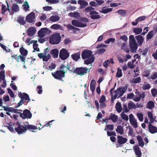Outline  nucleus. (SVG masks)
Returning <instances> with one entry per match:
<instances>
[{
	"mask_svg": "<svg viewBox=\"0 0 157 157\" xmlns=\"http://www.w3.org/2000/svg\"><path fill=\"white\" fill-rule=\"evenodd\" d=\"M24 10L25 11H27L29 10V6L28 4V3L27 2H25L24 3L23 6Z\"/></svg>",
	"mask_w": 157,
	"mask_h": 157,
	"instance_id": "603ef678",
	"label": "nucleus"
},
{
	"mask_svg": "<svg viewBox=\"0 0 157 157\" xmlns=\"http://www.w3.org/2000/svg\"><path fill=\"white\" fill-rule=\"evenodd\" d=\"M141 79L140 77H138L136 78H133L131 81V82L133 83H137L140 82Z\"/></svg>",
	"mask_w": 157,
	"mask_h": 157,
	"instance_id": "4c0bfd02",
	"label": "nucleus"
},
{
	"mask_svg": "<svg viewBox=\"0 0 157 157\" xmlns=\"http://www.w3.org/2000/svg\"><path fill=\"white\" fill-rule=\"evenodd\" d=\"M67 30L68 31H69L71 29H75L77 31L79 30V29L73 26L70 24H67Z\"/></svg>",
	"mask_w": 157,
	"mask_h": 157,
	"instance_id": "79ce46f5",
	"label": "nucleus"
},
{
	"mask_svg": "<svg viewBox=\"0 0 157 157\" xmlns=\"http://www.w3.org/2000/svg\"><path fill=\"white\" fill-rule=\"evenodd\" d=\"M25 102V101L24 100H23L22 99H21L20 101H19V102L18 103L17 106H15V108H17L19 107L21 105L23 104H24Z\"/></svg>",
	"mask_w": 157,
	"mask_h": 157,
	"instance_id": "bf43d9fd",
	"label": "nucleus"
},
{
	"mask_svg": "<svg viewBox=\"0 0 157 157\" xmlns=\"http://www.w3.org/2000/svg\"><path fill=\"white\" fill-rule=\"evenodd\" d=\"M114 92L115 94L114 95L113 100L115 99L119 94V91L117 89V90L114 91Z\"/></svg>",
	"mask_w": 157,
	"mask_h": 157,
	"instance_id": "69168bd1",
	"label": "nucleus"
},
{
	"mask_svg": "<svg viewBox=\"0 0 157 157\" xmlns=\"http://www.w3.org/2000/svg\"><path fill=\"white\" fill-rule=\"evenodd\" d=\"M76 8L75 6H70L67 8V11H74L75 10Z\"/></svg>",
	"mask_w": 157,
	"mask_h": 157,
	"instance_id": "680f3d73",
	"label": "nucleus"
},
{
	"mask_svg": "<svg viewBox=\"0 0 157 157\" xmlns=\"http://www.w3.org/2000/svg\"><path fill=\"white\" fill-rule=\"evenodd\" d=\"M69 56V53L66 49L63 48L60 51L59 57L62 60H66Z\"/></svg>",
	"mask_w": 157,
	"mask_h": 157,
	"instance_id": "0eeeda50",
	"label": "nucleus"
},
{
	"mask_svg": "<svg viewBox=\"0 0 157 157\" xmlns=\"http://www.w3.org/2000/svg\"><path fill=\"white\" fill-rule=\"evenodd\" d=\"M96 81L94 79H92L90 82V88L92 92H93L95 90Z\"/></svg>",
	"mask_w": 157,
	"mask_h": 157,
	"instance_id": "bb28decb",
	"label": "nucleus"
},
{
	"mask_svg": "<svg viewBox=\"0 0 157 157\" xmlns=\"http://www.w3.org/2000/svg\"><path fill=\"white\" fill-rule=\"evenodd\" d=\"M129 121L131 124L134 128H137L138 127V124L134 118L133 115L131 114L129 116Z\"/></svg>",
	"mask_w": 157,
	"mask_h": 157,
	"instance_id": "9b49d317",
	"label": "nucleus"
},
{
	"mask_svg": "<svg viewBox=\"0 0 157 157\" xmlns=\"http://www.w3.org/2000/svg\"><path fill=\"white\" fill-rule=\"evenodd\" d=\"M155 33L154 32V31L152 30L150 31L148 33H147V37L146 38V40H149V39H151L152 38L153 36L154 35Z\"/></svg>",
	"mask_w": 157,
	"mask_h": 157,
	"instance_id": "7c9ffc66",
	"label": "nucleus"
},
{
	"mask_svg": "<svg viewBox=\"0 0 157 157\" xmlns=\"http://www.w3.org/2000/svg\"><path fill=\"white\" fill-rule=\"evenodd\" d=\"M36 90L38 94H41L42 92V87L40 86H37Z\"/></svg>",
	"mask_w": 157,
	"mask_h": 157,
	"instance_id": "13d9d810",
	"label": "nucleus"
},
{
	"mask_svg": "<svg viewBox=\"0 0 157 157\" xmlns=\"http://www.w3.org/2000/svg\"><path fill=\"white\" fill-rule=\"evenodd\" d=\"M133 32L136 34H139L142 32V29L140 28H136L133 29Z\"/></svg>",
	"mask_w": 157,
	"mask_h": 157,
	"instance_id": "58836bf2",
	"label": "nucleus"
},
{
	"mask_svg": "<svg viewBox=\"0 0 157 157\" xmlns=\"http://www.w3.org/2000/svg\"><path fill=\"white\" fill-rule=\"evenodd\" d=\"M73 59L75 61H77L80 58V53L78 52L73 54L71 56Z\"/></svg>",
	"mask_w": 157,
	"mask_h": 157,
	"instance_id": "5701e85b",
	"label": "nucleus"
},
{
	"mask_svg": "<svg viewBox=\"0 0 157 157\" xmlns=\"http://www.w3.org/2000/svg\"><path fill=\"white\" fill-rule=\"evenodd\" d=\"M121 49L123 50L127 53H128L129 52V50L128 47L126 46V43L124 42L122 44L121 47Z\"/></svg>",
	"mask_w": 157,
	"mask_h": 157,
	"instance_id": "c85d7f7f",
	"label": "nucleus"
},
{
	"mask_svg": "<svg viewBox=\"0 0 157 157\" xmlns=\"http://www.w3.org/2000/svg\"><path fill=\"white\" fill-rule=\"evenodd\" d=\"M72 24L74 26L79 27H83L87 26L86 24L82 23L75 20H73L72 21Z\"/></svg>",
	"mask_w": 157,
	"mask_h": 157,
	"instance_id": "2eb2a0df",
	"label": "nucleus"
},
{
	"mask_svg": "<svg viewBox=\"0 0 157 157\" xmlns=\"http://www.w3.org/2000/svg\"><path fill=\"white\" fill-rule=\"evenodd\" d=\"M117 138L118 139V143L121 144L126 143L128 140L126 138L123 137L121 136H118Z\"/></svg>",
	"mask_w": 157,
	"mask_h": 157,
	"instance_id": "f3484780",
	"label": "nucleus"
},
{
	"mask_svg": "<svg viewBox=\"0 0 157 157\" xmlns=\"http://www.w3.org/2000/svg\"><path fill=\"white\" fill-rule=\"evenodd\" d=\"M6 3H7V6L8 7H6V5H4V4H2V14H4L5 12L7 10L9 11V12H10V10L9 8V6L8 4V2L7 1H6Z\"/></svg>",
	"mask_w": 157,
	"mask_h": 157,
	"instance_id": "a878e982",
	"label": "nucleus"
},
{
	"mask_svg": "<svg viewBox=\"0 0 157 157\" xmlns=\"http://www.w3.org/2000/svg\"><path fill=\"white\" fill-rule=\"evenodd\" d=\"M129 46L131 52L132 53H136L138 48L137 44L136 42L129 43Z\"/></svg>",
	"mask_w": 157,
	"mask_h": 157,
	"instance_id": "4468645a",
	"label": "nucleus"
},
{
	"mask_svg": "<svg viewBox=\"0 0 157 157\" xmlns=\"http://www.w3.org/2000/svg\"><path fill=\"white\" fill-rule=\"evenodd\" d=\"M137 116L139 120L140 121H142L143 120V115L142 113H137Z\"/></svg>",
	"mask_w": 157,
	"mask_h": 157,
	"instance_id": "864d4df0",
	"label": "nucleus"
},
{
	"mask_svg": "<svg viewBox=\"0 0 157 157\" xmlns=\"http://www.w3.org/2000/svg\"><path fill=\"white\" fill-rule=\"evenodd\" d=\"M115 38H110L106 40L105 41V42L106 44H109L111 42L112 43L114 42L115 41Z\"/></svg>",
	"mask_w": 157,
	"mask_h": 157,
	"instance_id": "8fccbe9b",
	"label": "nucleus"
},
{
	"mask_svg": "<svg viewBox=\"0 0 157 157\" xmlns=\"http://www.w3.org/2000/svg\"><path fill=\"white\" fill-rule=\"evenodd\" d=\"M135 154L137 157H141L142 153L140 149V148L138 145L135 146L133 148Z\"/></svg>",
	"mask_w": 157,
	"mask_h": 157,
	"instance_id": "dca6fc26",
	"label": "nucleus"
},
{
	"mask_svg": "<svg viewBox=\"0 0 157 157\" xmlns=\"http://www.w3.org/2000/svg\"><path fill=\"white\" fill-rule=\"evenodd\" d=\"M70 65L67 64L65 66L63 64H62L59 67V70L56 71L55 72L52 73V75L56 79L62 80L65 77V73L67 70H70Z\"/></svg>",
	"mask_w": 157,
	"mask_h": 157,
	"instance_id": "f257e3e1",
	"label": "nucleus"
},
{
	"mask_svg": "<svg viewBox=\"0 0 157 157\" xmlns=\"http://www.w3.org/2000/svg\"><path fill=\"white\" fill-rule=\"evenodd\" d=\"M120 39H122L123 40L126 42L128 40V38L126 36L124 35L121 36Z\"/></svg>",
	"mask_w": 157,
	"mask_h": 157,
	"instance_id": "338daca9",
	"label": "nucleus"
},
{
	"mask_svg": "<svg viewBox=\"0 0 157 157\" xmlns=\"http://www.w3.org/2000/svg\"><path fill=\"white\" fill-rule=\"evenodd\" d=\"M141 98V94H139L138 96H137L133 100L134 101L136 102L139 101L140 100Z\"/></svg>",
	"mask_w": 157,
	"mask_h": 157,
	"instance_id": "052dcab7",
	"label": "nucleus"
},
{
	"mask_svg": "<svg viewBox=\"0 0 157 157\" xmlns=\"http://www.w3.org/2000/svg\"><path fill=\"white\" fill-rule=\"evenodd\" d=\"M20 52L21 55L26 56L28 54V51L25 49L23 46H21L20 49Z\"/></svg>",
	"mask_w": 157,
	"mask_h": 157,
	"instance_id": "c756f323",
	"label": "nucleus"
},
{
	"mask_svg": "<svg viewBox=\"0 0 157 157\" xmlns=\"http://www.w3.org/2000/svg\"><path fill=\"white\" fill-rule=\"evenodd\" d=\"M17 126L15 128V130L19 134H23L25 133L27 129L35 130L37 129V126L31 124L25 125V126L21 125L18 123H16Z\"/></svg>",
	"mask_w": 157,
	"mask_h": 157,
	"instance_id": "7ed1b4c3",
	"label": "nucleus"
},
{
	"mask_svg": "<svg viewBox=\"0 0 157 157\" xmlns=\"http://www.w3.org/2000/svg\"><path fill=\"white\" fill-rule=\"evenodd\" d=\"M157 78V72H154L152 73V75L151 76L150 78L154 80Z\"/></svg>",
	"mask_w": 157,
	"mask_h": 157,
	"instance_id": "5fc2aeb1",
	"label": "nucleus"
},
{
	"mask_svg": "<svg viewBox=\"0 0 157 157\" xmlns=\"http://www.w3.org/2000/svg\"><path fill=\"white\" fill-rule=\"evenodd\" d=\"M50 31L47 28H42L38 32V35L40 37H44L47 33H49Z\"/></svg>",
	"mask_w": 157,
	"mask_h": 157,
	"instance_id": "1a4fd4ad",
	"label": "nucleus"
},
{
	"mask_svg": "<svg viewBox=\"0 0 157 157\" xmlns=\"http://www.w3.org/2000/svg\"><path fill=\"white\" fill-rule=\"evenodd\" d=\"M61 39V37L59 33H54L50 36L49 42L52 44H57L60 42Z\"/></svg>",
	"mask_w": 157,
	"mask_h": 157,
	"instance_id": "423d86ee",
	"label": "nucleus"
},
{
	"mask_svg": "<svg viewBox=\"0 0 157 157\" xmlns=\"http://www.w3.org/2000/svg\"><path fill=\"white\" fill-rule=\"evenodd\" d=\"M50 20L52 22H56L59 20L60 18L57 15L52 16L49 18Z\"/></svg>",
	"mask_w": 157,
	"mask_h": 157,
	"instance_id": "2f4dec72",
	"label": "nucleus"
},
{
	"mask_svg": "<svg viewBox=\"0 0 157 157\" xmlns=\"http://www.w3.org/2000/svg\"><path fill=\"white\" fill-rule=\"evenodd\" d=\"M12 9L13 12H17L19 10V7L17 5L13 4L12 6Z\"/></svg>",
	"mask_w": 157,
	"mask_h": 157,
	"instance_id": "c9c22d12",
	"label": "nucleus"
},
{
	"mask_svg": "<svg viewBox=\"0 0 157 157\" xmlns=\"http://www.w3.org/2000/svg\"><path fill=\"white\" fill-rule=\"evenodd\" d=\"M82 59H85L84 63L88 65L93 63L94 61L95 57L94 55L92 54V52L89 50L85 49L83 50L82 53Z\"/></svg>",
	"mask_w": 157,
	"mask_h": 157,
	"instance_id": "f03ea898",
	"label": "nucleus"
},
{
	"mask_svg": "<svg viewBox=\"0 0 157 157\" xmlns=\"http://www.w3.org/2000/svg\"><path fill=\"white\" fill-rule=\"evenodd\" d=\"M112 10V8H107L103 9L100 11V12L103 13H106L108 12H110Z\"/></svg>",
	"mask_w": 157,
	"mask_h": 157,
	"instance_id": "49530a36",
	"label": "nucleus"
},
{
	"mask_svg": "<svg viewBox=\"0 0 157 157\" xmlns=\"http://www.w3.org/2000/svg\"><path fill=\"white\" fill-rule=\"evenodd\" d=\"M121 117L122 118L126 121H128V116L125 114L124 112H122L121 114Z\"/></svg>",
	"mask_w": 157,
	"mask_h": 157,
	"instance_id": "09e8293b",
	"label": "nucleus"
},
{
	"mask_svg": "<svg viewBox=\"0 0 157 157\" xmlns=\"http://www.w3.org/2000/svg\"><path fill=\"white\" fill-rule=\"evenodd\" d=\"M19 97L23 100H24L27 101V104L30 101L29 96L28 94L25 93H21V92L18 94Z\"/></svg>",
	"mask_w": 157,
	"mask_h": 157,
	"instance_id": "9d476101",
	"label": "nucleus"
},
{
	"mask_svg": "<svg viewBox=\"0 0 157 157\" xmlns=\"http://www.w3.org/2000/svg\"><path fill=\"white\" fill-rule=\"evenodd\" d=\"M150 74V71L146 70L144 71L143 73V76L145 77H148Z\"/></svg>",
	"mask_w": 157,
	"mask_h": 157,
	"instance_id": "e2e57ef3",
	"label": "nucleus"
},
{
	"mask_svg": "<svg viewBox=\"0 0 157 157\" xmlns=\"http://www.w3.org/2000/svg\"><path fill=\"white\" fill-rule=\"evenodd\" d=\"M5 71H2L0 72V82L2 80L5 79Z\"/></svg>",
	"mask_w": 157,
	"mask_h": 157,
	"instance_id": "a18cd8bd",
	"label": "nucleus"
},
{
	"mask_svg": "<svg viewBox=\"0 0 157 157\" xmlns=\"http://www.w3.org/2000/svg\"><path fill=\"white\" fill-rule=\"evenodd\" d=\"M56 67V65L54 63H51L50 65L49 66V68L51 69V70L54 69Z\"/></svg>",
	"mask_w": 157,
	"mask_h": 157,
	"instance_id": "774afa93",
	"label": "nucleus"
},
{
	"mask_svg": "<svg viewBox=\"0 0 157 157\" xmlns=\"http://www.w3.org/2000/svg\"><path fill=\"white\" fill-rule=\"evenodd\" d=\"M90 69L87 67H81L76 68L73 71L69 70V71L71 73L72 72L73 73H75L78 75L82 76L86 75L88 73H89Z\"/></svg>",
	"mask_w": 157,
	"mask_h": 157,
	"instance_id": "20e7f679",
	"label": "nucleus"
},
{
	"mask_svg": "<svg viewBox=\"0 0 157 157\" xmlns=\"http://www.w3.org/2000/svg\"><path fill=\"white\" fill-rule=\"evenodd\" d=\"M51 28L55 30L58 29L60 30L63 29V28L61 26L57 24H55L52 25L51 27Z\"/></svg>",
	"mask_w": 157,
	"mask_h": 157,
	"instance_id": "473e14b6",
	"label": "nucleus"
},
{
	"mask_svg": "<svg viewBox=\"0 0 157 157\" xmlns=\"http://www.w3.org/2000/svg\"><path fill=\"white\" fill-rule=\"evenodd\" d=\"M20 116L23 119H30L32 117V114L29 110L25 109L23 111V113H20Z\"/></svg>",
	"mask_w": 157,
	"mask_h": 157,
	"instance_id": "6e6552de",
	"label": "nucleus"
},
{
	"mask_svg": "<svg viewBox=\"0 0 157 157\" xmlns=\"http://www.w3.org/2000/svg\"><path fill=\"white\" fill-rule=\"evenodd\" d=\"M127 89V87L125 86L124 87H120L117 88V90L119 92V95L118 98L122 96L126 92Z\"/></svg>",
	"mask_w": 157,
	"mask_h": 157,
	"instance_id": "aec40b11",
	"label": "nucleus"
},
{
	"mask_svg": "<svg viewBox=\"0 0 157 157\" xmlns=\"http://www.w3.org/2000/svg\"><path fill=\"white\" fill-rule=\"evenodd\" d=\"M145 18L146 16H144L140 17L136 19V21H142L144 20L145 19Z\"/></svg>",
	"mask_w": 157,
	"mask_h": 157,
	"instance_id": "0e129e2a",
	"label": "nucleus"
},
{
	"mask_svg": "<svg viewBox=\"0 0 157 157\" xmlns=\"http://www.w3.org/2000/svg\"><path fill=\"white\" fill-rule=\"evenodd\" d=\"M78 3L80 6V9H83L88 5V2L84 0H78Z\"/></svg>",
	"mask_w": 157,
	"mask_h": 157,
	"instance_id": "4be33fe9",
	"label": "nucleus"
},
{
	"mask_svg": "<svg viewBox=\"0 0 157 157\" xmlns=\"http://www.w3.org/2000/svg\"><path fill=\"white\" fill-rule=\"evenodd\" d=\"M94 8L91 6H89L85 8L84 11L86 13L90 12V17L92 19H97L101 17L98 14L99 13L94 10Z\"/></svg>",
	"mask_w": 157,
	"mask_h": 157,
	"instance_id": "39448f33",
	"label": "nucleus"
},
{
	"mask_svg": "<svg viewBox=\"0 0 157 157\" xmlns=\"http://www.w3.org/2000/svg\"><path fill=\"white\" fill-rule=\"evenodd\" d=\"M38 56L40 59H42L44 61H47L51 57V55L49 54L45 55L43 53H38Z\"/></svg>",
	"mask_w": 157,
	"mask_h": 157,
	"instance_id": "f8f14e48",
	"label": "nucleus"
},
{
	"mask_svg": "<svg viewBox=\"0 0 157 157\" xmlns=\"http://www.w3.org/2000/svg\"><path fill=\"white\" fill-rule=\"evenodd\" d=\"M122 76V70L119 68H117V71L116 74V76L118 78H120Z\"/></svg>",
	"mask_w": 157,
	"mask_h": 157,
	"instance_id": "c03bdc74",
	"label": "nucleus"
},
{
	"mask_svg": "<svg viewBox=\"0 0 157 157\" xmlns=\"http://www.w3.org/2000/svg\"><path fill=\"white\" fill-rule=\"evenodd\" d=\"M151 87V85L149 84L146 83L144 84L142 87L143 90H145L149 89Z\"/></svg>",
	"mask_w": 157,
	"mask_h": 157,
	"instance_id": "de8ad7c7",
	"label": "nucleus"
},
{
	"mask_svg": "<svg viewBox=\"0 0 157 157\" xmlns=\"http://www.w3.org/2000/svg\"><path fill=\"white\" fill-rule=\"evenodd\" d=\"M148 130L149 132L152 134L157 132V128L151 124H149Z\"/></svg>",
	"mask_w": 157,
	"mask_h": 157,
	"instance_id": "a211bd4d",
	"label": "nucleus"
},
{
	"mask_svg": "<svg viewBox=\"0 0 157 157\" xmlns=\"http://www.w3.org/2000/svg\"><path fill=\"white\" fill-rule=\"evenodd\" d=\"M68 15L71 17H77L78 16L79 14L77 12L75 11L69 13Z\"/></svg>",
	"mask_w": 157,
	"mask_h": 157,
	"instance_id": "a19ab883",
	"label": "nucleus"
},
{
	"mask_svg": "<svg viewBox=\"0 0 157 157\" xmlns=\"http://www.w3.org/2000/svg\"><path fill=\"white\" fill-rule=\"evenodd\" d=\"M116 131L121 134H123L124 133L123 127L121 125H119L117 126V128L116 129Z\"/></svg>",
	"mask_w": 157,
	"mask_h": 157,
	"instance_id": "f704fd0d",
	"label": "nucleus"
},
{
	"mask_svg": "<svg viewBox=\"0 0 157 157\" xmlns=\"http://www.w3.org/2000/svg\"><path fill=\"white\" fill-rule=\"evenodd\" d=\"M151 93L152 96L153 97H155L157 94V90L154 88L152 89L151 90Z\"/></svg>",
	"mask_w": 157,
	"mask_h": 157,
	"instance_id": "4d7b16f0",
	"label": "nucleus"
},
{
	"mask_svg": "<svg viewBox=\"0 0 157 157\" xmlns=\"http://www.w3.org/2000/svg\"><path fill=\"white\" fill-rule=\"evenodd\" d=\"M35 14L33 12L30 13L26 17L27 21L29 23L33 22L35 19Z\"/></svg>",
	"mask_w": 157,
	"mask_h": 157,
	"instance_id": "ddd939ff",
	"label": "nucleus"
},
{
	"mask_svg": "<svg viewBox=\"0 0 157 157\" xmlns=\"http://www.w3.org/2000/svg\"><path fill=\"white\" fill-rule=\"evenodd\" d=\"M128 107L129 109L136 108V105L132 101L129 102L128 103Z\"/></svg>",
	"mask_w": 157,
	"mask_h": 157,
	"instance_id": "ea45409f",
	"label": "nucleus"
},
{
	"mask_svg": "<svg viewBox=\"0 0 157 157\" xmlns=\"http://www.w3.org/2000/svg\"><path fill=\"white\" fill-rule=\"evenodd\" d=\"M136 38L139 45H141L144 40L143 37L141 35H139L136 36Z\"/></svg>",
	"mask_w": 157,
	"mask_h": 157,
	"instance_id": "b1692460",
	"label": "nucleus"
},
{
	"mask_svg": "<svg viewBox=\"0 0 157 157\" xmlns=\"http://www.w3.org/2000/svg\"><path fill=\"white\" fill-rule=\"evenodd\" d=\"M59 53L58 50L56 49L52 50L50 54L54 58L58 57Z\"/></svg>",
	"mask_w": 157,
	"mask_h": 157,
	"instance_id": "cd10ccee",
	"label": "nucleus"
},
{
	"mask_svg": "<svg viewBox=\"0 0 157 157\" xmlns=\"http://www.w3.org/2000/svg\"><path fill=\"white\" fill-rule=\"evenodd\" d=\"M36 32V29L35 28L31 27L28 29L27 34L29 36L33 35Z\"/></svg>",
	"mask_w": 157,
	"mask_h": 157,
	"instance_id": "6ab92c4d",
	"label": "nucleus"
},
{
	"mask_svg": "<svg viewBox=\"0 0 157 157\" xmlns=\"http://www.w3.org/2000/svg\"><path fill=\"white\" fill-rule=\"evenodd\" d=\"M109 120H111L113 122L115 123L118 120V116L117 115H115V114L111 113L109 117Z\"/></svg>",
	"mask_w": 157,
	"mask_h": 157,
	"instance_id": "412c9836",
	"label": "nucleus"
},
{
	"mask_svg": "<svg viewBox=\"0 0 157 157\" xmlns=\"http://www.w3.org/2000/svg\"><path fill=\"white\" fill-rule=\"evenodd\" d=\"M116 108L117 111L119 113L121 112L122 107L120 103L118 102L117 103L116 105Z\"/></svg>",
	"mask_w": 157,
	"mask_h": 157,
	"instance_id": "72a5a7b5",
	"label": "nucleus"
},
{
	"mask_svg": "<svg viewBox=\"0 0 157 157\" xmlns=\"http://www.w3.org/2000/svg\"><path fill=\"white\" fill-rule=\"evenodd\" d=\"M136 42L133 35H131L129 36V44Z\"/></svg>",
	"mask_w": 157,
	"mask_h": 157,
	"instance_id": "3c124183",
	"label": "nucleus"
},
{
	"mask_svg": "<svg viewBox=\"0 0 157 157\" xmlns=\"http://www.w3.org/2000/svg\"><path fill=\"white\" fill-rule=\"evenodd\" d=\"M17 21L20 24L24 25L25 24V22L24 20V18L22 17H18Z\"/></svg>",
	"mask_w": 157,
	"mask_h": 157,
	"instance_id": "37998d69",
	"label": "nucleus"
},
{
	"mask_svg": "<svg viewBox=\"0 0 157 157\" xmlns=\"http://www.w3.org/2000/svg\"><path fill=\"white\" fill-rule=\"evenodd\" d=\"M155 107V103L152 101H148L146 107L147 109H151Z\"/></svg>",
	"mask_w": 157,
	"mask_h": 157,
	"instance_id": "393cba45",
	"label": "nucleus"
},
{
	"mask_svg": "<svg viewBox=\"0 0 157 157\" xmlns=\"http://www.w3.org/2000/svg\"><path fill=\"white\" fill-rule=\"evenodd\" d=\"M117 12L121 15L125 16L126 13L125 10H119L117 11Z\"/></svg>",
	"mask_w": 157,
	"mask_h": 157,
	"instance_id": "6e6d98bb",
	"label": "nucleus"
},
{
	"mask_svg": "<svg viewBox=\"0 0 157 157\" xmlns=\"http://www.w3.org/2000/svg\"><path fill=\"white\" fill-rule=\"evenodd\" d=\"M32 61V59L31 58H27V59H25V61L24 63H23L24 66H25V64L27 65L31 64Z\"/></svg>",
	"mask_w": 157,
	"mask_h": 157,
	"instance_id": "e433bc0d",
	"label": "nucleus"
}]
</instances>
